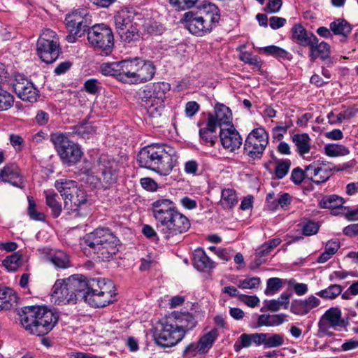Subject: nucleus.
Segmentation results:
<instances>
[{"instance_id":"f257e3e1","label":"nucleus","mask_w":358,"mask_h":358,"mask_svg":"<svg viewBox=\"0 0 358 358\" xmlns=\"http://www.w3.org/2000/svg\"><path fill=\"white\" fill-rule=\"evenodd\" d=\"M65 282L72 295L76 296V302L83 300L92 307L102 308L115 300V286L109 280L87 279L83 275L76 274L66 278Z\"/></svg>"},{"instance_id":"f03ea898","label":"nucleus","mask_w":358,"mask_h":358,"mask_svg":"<svg viewBox=\"0 0 358 358\" xmlns=\"http://www.w3.org/2000/svg\"><path fill=\"white\" fill-rule=\"evenodd\" d=\"M157 228L163 238L171 243L179 241L180 235L190 228L188 218L180 213L173 201L161 198L152 203Z\"/></svg>"},{"instance_id":"7ed1b4c3","label":"nucleus","mask_w":358,"mask_h":358,"mask_svg":"<svg viewBox=\"0 0 358 358\" xmlns=\"http://www.w3.org/2000/svg\"><path fill=\"white\" fill-rule=\"evenodd\" d=\"M137 161L141 167L166 176L177 165L178 156L172 147L155 143L143 148L138 154Z\"/></svg>"},{"instance_id":"20e7f679","label":"nucleus","mask_w":358,"mask_h":358,"mask_svg":"<svg viewBox=\"0 0 358 358\" xmlns=\"http://www.w3.org/2000/svg\"><path fill=\"white\" fill-rule=\"evenodd\" d=\"M59 320V314L45 306L24 307L20 313V321L30 334L43 336L53 329Z\"/></svg>"},{"instance_id":"39448f33","label":"nucleus","mask_w":358,"mask_h":358,"mask_svg":"<svg viewBox=\"0 0 358 358\" xmlns=\"http://www.w3.org/2000/svg\"><path fill=\"white\" fill-rule=\"evenodd\" d=\"M220 18L218 8L209 3L196 13H185L183 20L185 27L190 33L197 36H203L212 31Z\"/></svg>"},{"instance_id":"423d86ee","label":"nucleus","mask_w":358,"mask_h":358,"mask_svg":"<svg viewBox=\"0 0 358 358\" xmlns=\"http://www.w3.org/2000/svg\"><path fill=\"white\" fill-rule=\"evenodd\" d=\"M84 242L103 261L113 258L119 250V239L107 228L95 229L86 236Z\"/></svg>"},{"instance_id":"0eeeda50","label":"nucleus","mask_w":358,"mask_h":358,"mask_svg":"<svg viewBox=\"0 0 358 358\" xmlns=\"http://www.w3.org/2000/svg\"><path fill=\"white\" fill-rule=\"evenodd\" d=\"M55 187L63 196L64 200V209L68 213H76V215H81L80 210L87 203V194L85 191L77 185L74 180L59 179L55 181Z\"/></svg>"},{"instance_id":"6e6552de","label":"nucleus","mask_w":358,"mask_h":358,"mask_svg":"<svg viewBox=\"0 0 358 358\" xmlns=\"http://www.w3.org/2000/svg\"><path fill=\"white\" fill-rule=\"evenodd\" d=\"M87 40L90 46L100 55L107 56L114 46V37L111 29L106 24H98L87 29Z\"/></svg>"},{"instance_id":"1a4fd4ad","label":"nucleus","mask_w":358,"mask_h":358,"mask_svg":"<svg viewBox=\"0 0 358 358\" xmlns=\"http://www.w3.org/2000/svg\"><path fill=\"white\" fill-rule=\"evenodd\" d=\"M127 66V79H124L126 83H146L152 80L156 73V67L152 62L139 58L128 60Z\"/></svg>"},{"instance_id":"9d476101","label":"nucleus","mask_w":358,"mask_h":358,"mask_svg":"<svg viewBox=\"0 0 358 358\" xmlns=\"http://www.w3.org/2000/svg\"><path fill=\"white\" fill-rule=\"evenodd\" d=\"M50 140L64 164L71 166L80 160L83 155L80 148L66 135L60 133L52 134Z\"/></svg>"},{"instance_id":"9b49d317","label":"nucleus","mask_w":358,"mask_h":358,"mask_svg":"<svg viewBox=\"0 0 358 358\" xmlns=\"http://www.w3.org/2000/svg\"><path fill=\"white\" fill-rule=\"evenodd\" d=\"M37 53L45 63L52 64L60 53L59 41L57 34L49 29L43 30L37 41Z\"/></svg>"},{"instance_id":"f8f14e48","label":"nucleus","mask_w":358,"mask_h":358,"mask_svg":"<svg viewBox=\"0 0 358 358\" xmlns=\"http://www.w3.org/2000/svg\"><path fill=\"white\" fill-rule=\"evenodd\" d=\"M268 134L263 127L254 129L247 136L243 151L250 159H260L268 143Z\"/></svg>"},{"instance_id":"ddd939ff","label":"nucleus","mask_w":358,"mask_h":358,"mask_svg":"<svg viewBox=\"0 0 358 358\" xmlns=\"http://www.w3.org/2000/svg\"><path fill=\"white\" fill-rule=\"evenodd\" d=\"M173 322V317L163 320L156 327L155 339L157 344L163 348L172 347L183 338L182 331L177 328Z\"/></svg>"},{"instance_id":"4468645a","label":"nucleus","mask_w":358,"mask_h":358,"mask_svg":"<svg viewBox=\"0 0 358 358\" xmlns=\"http://www.w3.org/2000/svg\"><path fill=\"white\" fill-rule=\"evenodd\" d=\"M114 20L117 31L122 42L130 44L141 39V33L137 27V24L132 22L127 13L123 12L117 14Z\"/></svg>"},{"instance_id":"2eb2a0df","label":"nucleus","mask_w":358,"mask_h":358,"mask_svg":"<svg viewBox=\"0 0 358 358\" xmlns=\"http://www.w3.org/2000/svg\"><path fill=\"white\" fill-rule=\"evenodd\" d=\"M13 89L18 97L24 101L35 102L38 96V91L34 85L23 75L15 76Z\"/></svg>"},{"instance_id":"dca6fc26","label":"nucleus","mask_w":358,"mask_h":358,"mask_svg":"<svg viewBox=\"0 0 358 358\" xmlns=\"http://www.w3.org/2000/svg\"><path fill=\"white\" fill-rule=\"evenodd\" d=\"M149 92L147 86L144 88L139 90L137 92V97L138 102L141 106L144 107L152 117H159L164 108V105L162 102L157 103V99L155 96L151 93L150 96L147 95V92Z\"/></svg>"},{"instance_id":"f3484780","label":"nucleus","mask_w":358,"mask_h":358,"mask_svg":"<svg viewBox=\"0 0 358 358\" xmlns=\"http://www.w3.org/2000/svg\"><path fill=\"white\" fill-rule=\"evenodd\" d=\"M345 326L344 320L341 317V311L338 308H331L327 310L318 322L319 330L327 334H330V328L336 329L338 327Z\"/></svg>"},{"instance_id":"a211bd4d","label":"nucleus","mask_w":358,"mask_h":358,"mask_svg":"<svg viewBox=\"0 0 358 358\" xmlns=\"http://www.w3.org/2000/svg\"><path fill=\"white\" fill-rule=\"evenodd\" d=\"M83 17L78 11L73 12L66 15L65 24L69 30L66 40L69 43H74L77 38L80 37L84 31Z\"/></svg>"},{"instance_id":"6ab92c4d","label":"nucleus","mask_w":358,"mask_h":358,"mask_svg":"<svg viewBox=\"0 0 358 358\" xmlns=\"http://www.w3.org/2000/svg\"><path fill=\"white\" fill-rule=\"evenodd\" d=\"M219 137L223 148L230 152H234L240 148L242 145V138L234 125L222 128L220 131Z\"/></svg>"},{"instance_id":"aec40b11","label":"nucleus","mask_w":358,"mask_h":358,"mask_svg":"<svg viewBox=\"0 0 358 358\" xmlns=\"http://www.w3.org/2000/svg\"><path fill=\"white\" fill-rule=\"evenodd\" d=\"M51 299L58 305L76 303V296L70 292L66 286L65 279H59L55 282L52 289Z\"/></svg>"},{"instance_id":"412c9836","label":"nucleus","mask_w":358,"mask_h":358,"mask_svg":"<svg viewBox=\"0 0 358 358\" xmlns=\"http://www.w3.org/2000/svg\"><path fill=\"white\" fill-rule=\"evenodd\" d=\"M104 161V159L100 158L99 169L101 170V175L99 176V180L103 188L108 189L116 183L118 175L115 164L108 162L107 164H105Z\"/></svg>"},{"instance_id":"4be33fe9","label":"nucleus","mask_w":358,"mask_h":358,"mask_svg":"<svg viewBox=\"0 0 358 358\" xmlns=\"http://www.w3.org/2000/svg\"><path fill=\"white\" fill-rule=\"evenodd\" d=\"M320 303V299L311 294L306 299L293 300L290 305V312L296 315L303 316L317 308Z\"/></svg>"},{"instance_id":"5701e85b","label":"nucleus","mask_w":358,"mask_h":358,"mask_svg":"<svg viewBox=\"0 0 358 358\" xmlns=\"http://www.w3.org/2000/svg\"><path fill=\"white\" fill-rule=\"evenodd\" d=\"M212 118V123L215 127H219L222 128H227L230 125H234L232 123V113L229 107L223 104H217L215 108L214 113H209L208 114L207 120Z\"/></svg>"},{"instance_id":"b1692460","label":"nucleus","mask_w":358,"mask_h":358,"mask_svg":"<svg viewBox=\"0 0 358 358\" xmlns=\"http://www.w3.org/2000/svg\"><path fill=\"white\" fill-rule=\"evenodd\" d=\"M0 179L2 182L19 187H23V179L18 166L15 164H8L0 171Z\"/></svg>"},{"instance_id":"393cba45","label":"nucleus","mask_w":358,"mask_h":358,"mask_svg":"<svg viewBox=\"0 0 358 358\" xmlns=\"http://www.w3.org/2000/svg\"><path fill=\"white\" fill-rule=\"evenodd\" d=\"M128 60H123L118 62L104 63L101 64L100 71L104 76L116 77L119 80L125 83L127 79Z\"/></svg>"},{"instance_id":"a878e982","label":"nucleus","mask_w":358,"mask_h":358,"mask_svg":"<svg viewBox=\"0 0 358 358\" xmlns=\"http://www.w3.org/2000/svg\"><path fill=\"white\" fill-rule=\"evenodd\" d=\"M212 118L207 120L205 126L201 127L203 123L201 121L198 122L197 126L201 127L199 131V141L203 145L214 146L217 141L216 133L217 127L212 123Z\"/></svg>"},{"instance_id":"bb28decb","label":"nucleus","mask_w":358,"mask_h":358,"mask_svg":"<svg viewBox=\"0 0 358 358\" xmlns=\"http://www.w3.org/2000/svg\"><path fill=\"white\" fill-rule=\"evenodd\" d=\"M292 40L303 47H308L316 36L308 31L301 24H295L292 29Z\"/></svg>"},{"instance_id":"cd10ccee","label":"nucleus","mask_w":358,"mask_h":358,"mask_svg":"<svg viewBox=\"0 0 358 358\" xmlns=\"http://www.w3.org/2000/svg\"><path fill=\"white\" fill-rule=\"evenodd\" d=\"M308 47L310 48L309 57L311 62H315L318 57L324 61L330 57V45L324 41L319 43L317 36L315 38V40L313 41V43L308 45Z\"/></svg>"},{"instance_id":"c85d7f7f","label":"nucleus","mask_w":358,"mask_h":358,"mask_svg":"<svg viewBox=\"0 0 358 358\" xmlns=\"http://www.w3.org/2000/svg\"><path fill=\"white\" fill-rule=\"evenodd\" d=\"M170 317H173V322L177 324V328L180 331H182L183 337L185 334L192 330L196 324L194 317L189 313H173Z\"/></svg>"},{"instance_id":"c756f323","label":"nucleus","mask_w":358,"mask_h":358,"mask_svg":"<svg viewBox=\"0 0 358 358\" xmlns=\"http://www.w3.org/2000/svg\"><path fill=\"white\" fill-rule=\"evenodd\" d=\"M344 200L342 197L332 194L323 196L320 201V206L322 208H329L331 210L332 214L337 215L343 213V205Z\"/></svg>"},{"instance_id":"7c9ffc66","label":"nucleus","mask_w":358,"mask_h":358,"mask_svg":"<svg viewBox=\"0 0 358 358\" xmlns=\"http://www.w3.org/2000/svg\"><path fill=\"white\" fill-rule=\"evenodd\" d=\"M193 263L194 267L200 271L212 269L215 266V263L206 255L202 249H197L194 251Z\"/></svg>"},{"instance_id":"2f4dec72","label":"nucleus","mask_w":358,"mask_h":358,"mask_svg":"<svg viewBox=\"0 0 358 358\" xmlns=\"http://www.w3.org/2000/svg\"><path fill=\"white\" fill-rule=\"evenodd\" d=\"M292 141L296 148V151L300 156L308 154L311 148V139L306 133L296 134L292 136Z\"/></svg>"},{"instance_id":"473e14b6","label":"nucleus","mask_w":358,"mask_h":358,"mask_svg":"<svg viewBox=\"0 0 358 358\" xmlns=\"http://www.w3.org/2000/svg\"><path fill=\"white\" fill-rule=\"evenodd\" d=\"M291 296L292 294L282 293L278 299L266 301L265 306L262 308V310L266 309L272 312H277L281 308L287 309Z\"/></svg>"},{"instance_id":"72a5a7b5","label":"nucleus","mask_w":358,"mask_h":358,"mask_svg":"<svg viewBox=\"0 0 358 358\" xmlns=\"http://www.w3.org/2000/svg\"><path fill=\"white\" fill-rule=\"evenodd\" d=\"M149 92H147V95L154 94L157 99V103L162 102L164 103L166 98V94L170 90L171 86L168 83L166 82H157L154 83L151 85H146Z\"/></svg>"},{"instance_id":"f704fd0d","label":"nucleus","mask_w":358,"mask_h":358,"mask_svg":"<svg viewBox=\"0 0 358 358\" xmlns=\"http://www.w3.org/2000/svg\"><path fill=\"white\" fill-rule=\"evenodd\" d=\"M220 205L224 209L231 210L238 203V196L234 189H224L222 191Z\"/></svg>"},{"instance_id":"c9c22d12","label":"nucleus","mask_w":358,"mask_h":358,"mask_svg":"<svg viewBox=\"0 0 358 358\" xmlns=\"http://www.w3.org/2000/svg\"><path fill=\"white\" fill-rule=\"evenodd\" d=\"M330 30L335 35H341L347 37L352 31V27L349 22L344 19H337L329 24Z\"/></svg>"},{"instance_id":"e433bc0d","label":"nucleus","mask_w":358,"mask_h":358,"mask_svg":"<svg viewBox=\"0 0 358 358\" xmlns=\"http://www.w3.org/2000/svg\"><path fill=\"white\" fill-rule=\"evenodd\" d=\"M46 204L50 208L54 217H58L62 212L59 197L55 192L45 191Z\"/></svg>"},{"instance_id":"4c0bfd02","label":"nucleus","mask_w":358,"mask_h":358,"mask_svg":"<svg viewBox=\"0 0 358 358\" xmlns=\"http://www.w3.org/2000/svg\"><path fill=\"white\" fill-rule=\"evenodd\" d=\"M218 336V331L213 328L209 332L204 334L199 341L201 352H206L213 345Z\"/></svg>"},{"instance_id":"58836bf2","label":"nucleus","mask_w":358,"mask_h":358,"mask_svg":"<svg viewBox=\"0 0 358 358\" xmlns=\"http://www.w3.org/2000/svg\"><path fill=\"white\" fill-rule=\"evenodd\" d=\"M56 267L59 268H66L70 266V261L68 255L62 250L55 252L49 258Z\"/></svg>"},{"instance_id":"ea45409f","label":"nucleus","mask_w":358,"mask_h":358,"mask_svg":"<svg viewBox=\"0 0 358 358\" xmlns=\"http://www.w3.org/2000/svg\"><path fill=\"white\" fill-rule=\"evenodd\" d=\"M343 291V287L340 285L334 284L331 285L327 288L319 291L316 295L324 299H334L339 296Z\"/></svg>"},{"instance_id":"a19ab883","label":"nucleus","mask_w":358,"mask_h":358,"mask_svg":"<svg viewBox=\"0 0 358 358\" xmlns=\"http://www.w3.org/2000/svg\"><path fill=\"white\" fill-rule=\"evenodd\" d=\"M319 169L315 184H320L326 182L331 176L330 162L324 160H319Z\"/></svg>"},{"instance_id":"79ce46f5","label":"nucleus","mask_w":358,"mask_h":358,"mask_svg":"<svg viewBox=\"0 0 358 358\" xmlns=\"http://www.w3.org/2000/svg\"><path fill=\"white\" fill-rule=\"evenodd\" d=\"M325 154L331 157L345 156L350 153L349 149L338 144H328L324 148Z\"/></svg>"},{"instance_id":"37998d69","label":"nucleus","mask_w":358,"mask_h":358,"mask_svg":"<svg viewBox=\"0 0 358 358\" xmlns=\"http://www.w3.org/2000/svg\"><path fill=\"white\" fill-rule=\"evenodd\" d=\"M22 256L15 252L3 260L2 264L8 271H15L20 266Z\"/></svg>"},{"instance_id":"c03bdc74","label":"nucleus","mask_w":358,"mask_h":358,"mask_svg":"<svg viewBox=\"0 0 358 358\" xmlns=\"http://www.w3.org/2000/svg\"><path fill=\"white\" fill-rule=\"evenodd\" d=\"M285 283L284 279L279 278H271L267 280L266 288L264 294L268 296H271L278 292Z\"/></svg>"},{"instance_id":"a18cd8bd","label":"nucleus","mask_w":358,"mask_h":358,"mask_svg":"<svg viewBox=\"0 0 358 358\" xmlns=\"http://www.w3.org/2000/svg\"><path fill=\"white\" fill-rule=\"evenodd\" d=\"M291 166L289 159H279L276 161L275 175L278 179L283 178L288 173Z\"/></svg>"},{"instance_id":"49530a36","label":"nucleus","mask_w":358,"mask_h":358,"mask_svg":"<svg viewBox=\"0 0 358 358\" xmlns=\"http://www.w3.org/2000/svg\"><path fill=\"white\" fill-rule=\"evenodd\" d=\"M292 126V122L291 120L289 122H285V123H278V124L272 130L273 138L278 141H282L284 138V134Z\"/></svg>"},{"instance_id":"de8ad7c7","label":"nucleus","mask_w":358,"mask_h":358,"mask_svg":"<svg viewBox=\"0 0 358 358\" xmlns=\"http://www.w3.org/2000/svg\"><path fill=\"white\" fill-rule=\"evenodd\" d=\"M263 51L267 55H272L276 58L290 59V55L287 50L275 45L264 47Z\"/></svg>"},{"instance_id":"09e8293b","label":"nucleus","mask_w":358,"mask_h":358,"mask_svg":"<svg viewBox=\"0 0 358 358\" xmlns=\"http://www.w3.org/2000/svg\"><path fill=\"white\" fill-rule=\"evenodd\" d=\"M284 343L283 336L280 334H266V336L265 338V345L264 348H276L282 345Z\"/></svg>"},{"instance_id":"8fccbe9b","label":"nucleus","mask_w":358,"mask_h":358,"mask_svg":"<svg viewBox=\"0 0 358 358\" xmlns=\"http://www.w3.org/2000/svg\"><path fill=\"white\" fill-rule=\"evenodd\" d=\"M13 96L3 89L0 94V111L9 109L13 104Z\"/></svg>"},{"instance_id":"3c124183","label":"nucleus","mask_w":358,"mask_h":358,"mask_svg":"<svg viewBox=\"0 0 358 358\" xmlns=\"http://www.w3.org/2000/svg\"><path fill=\"white\" fill-rule=\"evenodd\" d=\"M84 89L87 93L95 95L100 92L101 85L96 79L90 78L85 82Z\"/></svg>"},{"instance_id":"603ef678","label":"nucleus","mask_w":358,"mask_h":358,"mask_svg":"<svg viewBox=\"0 0 358 358\" xmlns=\"http://www.w3.org/2000/svg\"><path fill=\"white\" fill-rule=\"evenodd\" d=\"M319 165V160L314 161L306 166L304 169L306 178L312 180L314 183L317 177Z\"/></svg>"},{"instance_id":"864d4df0","label":"nucleus","mask_w":358,"mask_h":358,"mask_svg":"<svg viewBox=\"0 0 358 358\" xmlns=\"http://www.w3.org/2000/svg\"><path fill=\"white\" fill-rule=\"evenodd\" d=\"M261 283V280L258 277H252L241 280L238 281V287L241 289H255Z\"/></svg>"},{"instance_id":"5fc2aeb1","label":"nucleus","mask_w":358,"mask_h":358,"mask_svg":"<svg viewBox=\"0 0 358 358\" xmlns=\"http://www.w3.org/2000/svg\"><path fill=\"white\" fill-rule=\"evenodd\" d=\"M240 59L245 63L260 68L261 62L257 57L252 56L248 52H243L240 55Z\"/></svg>"},{"instance_id":"6e6d98bb","label":"nucleus","mask_w":358,"mask_h":358,"mask_svg":"<svg viewBox=\"0 0 358 358\" xmlns=\"http://www.w3.org/2000/svg\"><path fill=\"white\" fill-rule=\"evenodd\" d=\"M196 1L197 0H169L171 5L182 10L193 7Z\"/></svg>"},{"instance_id":"4d7b16f0","label":"nucleus","mask_w":358,"mask_h":358,"mask_svg":"<svg viewBox=\"0 0 358 358\" xmlns=\"http://www.w3.org/2000/svg\"><path fill=\"white\" fill-rule=\"evenodd\" d=\"M306 178L305 171L299 167L294 168L291 173V180L296 185L301 184Z\"/></svg>"},{"instance_id":"13d9d810","label":"nucleus","mask_w":358,"mask_h":358,"mask_svg":"<svg viewBox=\"0 0 358 358\" xmlns=\"http://www.w3.org/2000/svg\"><path fill=\"white\" fill-rule=\"evenodd\" d=\"M239 300L251 308L257 306L260 301L259 299L255 295L248 296L245 294H240Z\"/></svg>"},{"instance_id":"bf43d9fd","label":"nucleus","mask_w":358,"mask_h":358,"mask_svg":"<svg viewBox=\"0 0 358 358\" xmlns=\"http://www.w3.org/2000/svg\"><path fill=\"white\" fill-rule=\"evenodd\" d=\"M145 30L150 35H160L164 31V28L157 22H148L144 25Z\"/></svg>"},{"instance_id":"052dcab7","label":"nucleus","mask_w":358,"mask_h":358,"mask_svg":"<svg viewBox=\"0 0 358 358\" xmlns=\"http://www.w3.org/2000/svg\"><path fill=\"white\" fill-rule=\"evenodd\" d=\"M252 343V341L250 334H243L238 338V341L235 343L234 347L236 350L242 348H248Z\"/></svg>"},{"instance_id":"680f3d73","label":"nucleus","mask_w":358,"mask_h":358,"mask_svg":"<svg viewBox=\"0 0 358 358\" xmlns=\"http://www.w3.org/2000/svg\"><path fill=\"white\" fill-rule=\"evenodd\" d=\"M200 106L196 101H188L185 104V115L188 117H194L196 113L199 110Z\"/></svg>"},{"instance_id":"e2e57ef3","label":"nucleus","mask_w":358,"mask_h":358,"mask_svg":"<svg viewBox=\"0 0 358 358\" xmlns=\"http://www.w3.org/2000/svg\"><path fill=\"white\" fill-rule=\"evenodd\" d=\"M199 343L189 344L183 350L182 355L186 358H190L196 355L198 352H200V347Z\"/></svg>"},{"instance_id":"0e129e2a","label":"nucleus","mask_w":358,"mask_h":358,"mask_svg":"<svg viewBox=\"0 0 358 358\" xmlns=\"http://www.w3.org/2000/svg\"><path fill=\"white\" fill-rule=\"evenodd\" d=\"M282 5V0H269L265 8V11L269 13H278Z\"/></svg>"},{"instance_id":"69168bd1","label":"nucleus","mask_w":358,"mask_h":358,"mask_svg":"<svg viewBox=\"0 0 358 358\" xmlns=\"http://www.w3.org/2000/svg\"><path fill=\"white\" fill-rule=\"evenodd\" d=\"M319 225L312 221L308 222L303 227V234L306 236H311L317 233Z\"/></svg>"},{"instance_id":"338daca9","label":"nucleus","mask_w":358,"mask_h":358,"mask_svg":"<svg viewBox=\"0 0 358 358\" xmlns=\"http://www.w3.org/2000/svg\"><path fill=\"white\" fill-rule=\"evenodd\" d=\"M10 143L16 151H21L24 143V139L19 135H10Z\"/></svg>"},{"instance_id":"774afa93","label":"nucleus","mask_w":358,"mask_h":358,"mask_svg":"<svg viewBox=\"0 0 358 358\" xmlns=\"http://www.w3.org/2000/svg\"><path fill=\"white\" fill-rule=\"evenodd\" d=\"M140 183L143 188L148 191L154 192L157 189V182L150 178H143L140 180Z\"/></svg>"}]
</instances>
